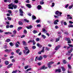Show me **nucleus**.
<instances>
[{"label":"nucleus","instance_id":"nucleus-27","mask_svg":"<svg viewBox=\"0 0 73 73\" xmlns=\"http://www.w3.org/2000/svg\"><path fill=\"white\" fill-rule=\"evenodd\" d=\"M33 33L35 34V33H38V31H37L35 30L33 31Z\"/></svg>","mask_w":73,"mask_h":73},{"label":"nucleus","instance_id":"nucleus-61","mask_svg":"<svg viewBox=\"0 0 73 73\" xmlns=\"http://www.w3.org/2000/svg\"><path fill=\"white\" fill-rule=\"evenodd\" d=\"M69 23H70V24H73V22L71 21H69Z\"/></svg>","mask_w":73,"mask_h":73},{"label":"nucleus","instance_id":"nucleus-36","mask_svg":"<svg viewBox=\"0 0 73 73\" xmlns=\"http://www.w3.org/2000/svg\"><path fill=\"white\" fill-rule=\"evenodd\" d=\"M59 40H60V37H58L56 39V42H57V41H58Z\"/></svg>","mask_w":73,"mask_h":73},{"label":"nucleus","instance_id":"nucleus-39","mask_svg":"<svg viewBox=\"0 0 73 73\" xmlns=\"http://www.w3.org/2000/svg\"><path fill=\"white\" fill-rule=\"evenodd\" d=\"M7 19L9 20H12V18H11L10 17H7Z\"/></svg>","mask_w":73,"mask_h":73},{"label":"nucleus","instance_id":"nucleus-1","mask_svg":"<svg viewBox=\"0 0 73 73\" xmlns=\"http://www.w3.org/2000/svg\"><path fill=\"white\" fill-rule=\"evenodd\" d=\"M9 7H8L9 9H13V8L14 9H16L17 8V5H15L13 4V3H11L9 5H8Z\"/></svg>","mask_w":73,"mask_h":73},{"label":"nucleus","instance_id":"nucleus-38","mask_svg":"<svg viewBox=\"0 0 73 73\" xmlns=\"http://www.w3.org/2000/svg\"><path fill=\"white\" fill-rule=\"evenodd\" d=\"M41 64H42L41 62H39L37 63V65H38V66H40V65H41Z\"/></svg>","mask_w":73,"mask_h":73},{"label":"nucleus","instance_id":"nucleus-30","mask_svg":"<svg viewBox=\"0 0 73 73\" xmlns=\"http://www.w3.org/2000/svg\"><path fill=\"white\" fill-rule=\"evenodd\" d=\"M32 42H33V45H35L36 44V42L35 41L34 39H33Z\"/></svg>","mask_w":73,"mask_h":73},{"label":"nucleus","instance_id":"nucleus-49","mask_svg":"<svg viewBox=\"0 0 73 73\" xmlns=\"http://www.w3.org/2000/svg\"><path fill=\"white\" fill-rule=\"evenodd\" d=\"M9 44L11 46H13V43L12 42H11L10 43H9Z\"/></svg>","mask_w":73,"mask_h":73},{"label":"nucleus","instance_id":"nucleus-58","mask_svg":"<svg viewBox=\"0 0 73 73\" xmlns=\"http://www.w3.org/2000/svg\"><path fill=\"white\" fill-rule=\"evenodd\" d=\"M72 7H73V5H71V6H70L69 7V9H71V8H72Z\"/></svg>","mask_w":73,"mask_h":73},{"label":"nucleus","instance_id":"nucleus-17","mask_svg":"<svg viewBox=\"0 0 73 73\" xmlns=\"http://www.w3.org/2000/svg\"><path fill=\"white\" fill-rule=\"evenodd\" d=\"M13 65V64H11L9 65L7 67V68H11V66H12Z\"/></svg>","mask_w":73,"mask_h":73},{"label":"nucleus","instance_id":"nucleus-62","mask_svg":"<svg viewBox=\"0 0 73 73\" xmlns=\"http://www.w3.org/2000/svg\"><path fill=\"white\" fill-rule=\"evenodd\" d=\"M6 28H9V25H7L6 26Z\"/></svg>","mask_w":73,"mask_h":73},{"label":"nucleus","instance_id":"nucleus-34","mask_svg":"<svg viewBox=\"0 0 73 73\" xmlns=\"http://www.w3.org/2000/svg\"><path fill=\"white\" fill-rule=\"evenodd\" d=\"M17 72V70H16L15 71H13L12 72V73H16Z\"/></svg>","mask_w":73,"mask_h":73},{"label":"nucleus","instance_id":"nucleus-7","mask_svg":"<svg viewBox=\"0 0 73 73\" xmlns=\"http://www.w3.org/2000/svg\"><path fill=\"white\" fill-rule=\"evenodd\" d=\"M55 72L56 73H57V72H58L59 73H61V69H56L55 70Z\"/></svg>","mask_w":73,"mask_h":73},{"label":"nucleus","instance_id":"nucleus-31","mask_svg":"<svg viewBox=\"0 0 73 73\" xmlns=\"http://www.w3.org/2000/svg\"><path fill=\"white\" fill-rule=\"evenodd\" d=\"M24 33L25 34H27V31L25 29L24 31Z\"/></svg>","mask_w":73,"mask_h":73},{"label":"nucleus","instance_id":"nucleus-40","mask_svg":"<svg viewBox=\"0 0 73 73\" xmlns=\"http://www.w3.org/2000/svg\"><path fill=\"white\" fill-rule=\"evenodd\" d=\"M20 50L19 49L17 50L16 51V53H19V52H20Z\"/></svg>","mask_w":73,"mask_h":73},{"label":"nucleus","instance_id":"nucleus-33","mask_svg":"<svg viewBox=\"0 0 73 73\" xmlns=\"http://www.w3.org/2000/svg\"><path fill=\"white\" fill-rule=\"evenodd\" d=\"M72 51H73V49H71L70 50L68 51V52L69 53H71Z\"/></svg>","mask_w":73,"mask_h":73},{"label":"nucleus","instance_id":"nucleus-29","mask_svg":"<svg viewBox=\"0 0 73 73\" xmlns=\"http://www.w3.org/2000/svg\"><path fill=\"white\" fill-rule=\"evenodd\" d=\"M40 4L41 5H42L43 4H44V2L43 1H40Z\"/></svg>","mask_w":73,"mask_h":73},{"label":"nucleus","instance_id":"nucleus-5","mask_svg":"<svg viewBox=\"0 0 73 73\" xmlns=\"http://www.w3.org/2000/svg\"><path fill=\"white\" fill-rule=\"evenodd\" d=\"M37 60H41L42 59V57L41 56H40L39 58L38 57L37 58V57H36V59H35V61H37Z\"/></svg>","mask_w":73,"mask_h":73},{"label":"nucleus","instance_id":"nucleus-12","mask_svg":"<svg viewBox=\"0 0 73 73\" xmlns=\"http://www.w3.org/2000/svg\"><path fill=\"white\" fill-rule=\"evenodd\" d=\"M33 27H32V26L30 25L29 27L27 26V27H26V28H27L28 29H31V28H33Z\"/></svg>","mask_w":73,"mask_h":73},{"label":"nucleus","instance_id":"nucleus-57","mask_svg":"<svg viewBox=\"0 0 73 73\" xmlns=\"http://www.w3.org/2000/svg\"><path fill=\"white\" fill-rule=\"evenodd\" d=\"M64 25H67V23L66 21L64 22Z\"/></svg>","mask_w":73,"mask_h":73},{"label":"nucleus","instance_id":"nucleus-22","mask_svg":"<svg viewBox=\"0 0 73 73\" xmlns=\"http://www.w3.org/2000/svg\"><path fill=\"white\" fill-rule=\"evenodd\" d=\"M9 41H11V39L9 38L7 39H6V40H5V42H9Z\"/></svg>","mask_w":73,"mask_h":73},{"label":"nucleus","instance_id":"nucleus-42","mask_svg":"<svg viewBox=\"0 0 73 73\" xmlns=\"http://www.w3.org/2000/svg\"><path fill=\"white\" fill-rule=\"evenodd\" d=\"M36 41H40V38H37L36 39Z\"/></svg>","mask_w":73,"mask_h":73},{"label":"nucleus","instance_id":"nucleus-2","mask_svg":"<svg viewBox=\"0 0 73 73\" xmlns=\"http://www.w3.org/2000/svg\"><path fill=\"white\" fill-rule=\"evenodd\" d=\"M24 48L26 50H23L24 53L25 55H27L30 52L29 50H28V48L27 47H25Z\"/></svg>","mask_w":73,"mask_h":73},{"label":"nucleus","instance_id":"nucleus-11","mask_svg":"<svg viewBox=\"0 0 73 73\" xmlns=\"http://www.w3.org/2000/svg\"><path fill=\"white\" fill-rule=\"evenodd\" d=\"M26 6L29 8H31V5L30 4H27L26 5Z\"/></svg>","mask_w":73,"mask_h":73},{"label":"nucleus","instance_id":"nucleus-15","mask_svg":"<svg viewBox=\"0 0 73 73\" xmlns=\"http://www.w3.org/2000/svg\"><path fill=\"white\" fill-rule=\"evenodd\" d=\"M37 8L38 10H40V9H41L42 7L41 5H38Z\"/></svg>","mask_w":73,"mask_h":73},{"label":"nucleus","instance_id":"nucleus-6","mask_svg":"<svg viewBox=\"0 0 73 73\" xmlns=\"http://www.w3.org/2000/svg\"><path fill=\"white\" fill-rule=\"evenodd\" d=\"M48 68V67H45V65H44L42 66L40 68V69L42 70H45L46 69H47Z\"/></svg>","mask_w":73,"mask_h":73},{"label":"nucleus","instance_id":"nucleus-53","mask_svg":"<svg viewBox=\"0 0 73 73\" xmlns=\"http://www.w3.org/2000/svg\"><path fill=\"white\" fill-rule=\"evenodd\" d=\"M68 68H69V69H71V66H70V65L69 64H68Z\"/></svg>","mask_w":73,"mask_h":73},{"label":"nucleus","instance_id":"nucleus-9","mask_svg":"<svg viewBox=\"0 0 73 73\" xmlns=\"http://www.w3.org/2000/svg\"><path fill=\"white\" fill-rule=\"evenodd\" d=\"M67 41H68V43L70 44L71 43V41H70V39L69 38H66Z\"/></svg>","mask_w":73,"mask_h":73},{"label":"nucleus","instance_id":"nucleus-35","mask_svg":"<svg viewBox=\"0 0 73 73\" xmlns=\"http://www.w3.org/2000/svg\"><path fill=\"white\" fill-rule=\"evenodd\" d=\"M41 36H42V37H43V38L45 39V38H46V36L44 35H42Z\"/></svg>","mask_w":73,"mask_h":73},{"label":"nucleus","instance_id":"nucleus-24","mask_svg":"<svg viewBox=\"0 0 73 73\" xmlns=\"http://www.w3.org/2000/svg\"><path fill=\"white\" fill-rule=\"evenodd\" d=\"M13 33L14 35H16L17 33V31H16V30H15L13 31Z\"/></svg>","mask_w":73,"mask_h":73},{"label":"nucleus","instance_id":"nucleus-48","mask_svg":"<svg viewBox=\"0 0 73 73\" xmlns=\"http://www.w3.org/2000/svg\"><path fill=\"white\" fill-rule=\"evenodd\" d=\"M63 61L64 64H66V62L65 60H63Z\"/></svg>","mask_w":73,"mask_h":73},{"label":"nucleus","instance_id":"nucleus-23","mask_svg":"<svg viewBox=\"0 0 73 73\" xmlns=\"http://www.w3.org/2000/svg\"><path fill=\"white\" fill-rule=\"evenodd\" d=\"M68 27L69 28H72L73 27V25L72 24L69 25H68Z\"/></svg>","mask_w":73,"mask_h":73},{"label":"nucleus","instance_id":"nucleus-3","mask_svg":"<svg viewBox=\"0 0 73 73\" xmlns=\"http://www.w3.org/2000/svg\"><path fill=\"white\" fill-rule=\"evenodd\" d=\"M55 14L57 15L58 17L60 16H61V15L62 14V13L60 12V11H57L55 13Z\"/></svg>","mask_w":73,"mask_h":73},{"label":"nucleus","instance_id":"nucleus-59","mask_svg":"<svg viewBox=\"0 0 73 73\" xmlns=\"http://www.w3.org/2000/svg\"><path fill=\"white\" fill-rule=\"evenodd\" d=\"M12 61L13 62H14L15 61V59H12Z\"/></svg>","mask_w":73,"mask_h":73},{"label":"nucleus","instance_id":"nucleus-21","mask_svg":"<svg viewBox=\"0 0 73 73\" xmlns=\"http://www.w3.org/2000/svg\"><path fill=\"white\" fill-rule=\"evenodd\" d=\"M45 48V47L43 46L42 47V50L41 51V52H42V53H44V48Z\"/></svg>","mask_w":73,"mask_h":73},{"label":"nucleus","instance_id":"nucleus-16","mask_svg":"<svg viewBox=\"0 0 73 73\" xmlns=\"http://www.w3.org/2000/svg\"><path fill=\"white\" fill-rule=\"evenodd\" d=\"M61 68L62 69L63 72H65V68L63 66L61 67Z\"/></svg>","mask_w":73,"mask_h":73},{"label":"nucleus","instance_id":"nucleus-45","mask_svg":"<svg viewBox=\"0 0 73 73\" xmlns=\"http://www.w3.org/2000/svg\"><path fill=\"white\" fill-rule=\"evenodd\" d=\"M4 48H5V49H7L8 48V46L6 45H5L4 46Z\"/></svg>","mask_w":73,"mask_h":73},{"label":"nucleus","instance_id":"nucleus-28","mask_svg":"<svg viewBox=\"0 0 73 73\" xmlns=\"http://www.w3.org/2000/svg\"><path fill=\"white\" fill-rule=\"evenodd\" d=\"M15 46H16L17 48H18L19 46V45L17 44V43H15Z\"/></svg>","mask_w":73,"mask_h":73},{"label":"nucleus","instance_id":"nucleus-13","mask_svg":"<svg viewBox=\"0 0 73 73\" xmlns=\"http://www.w3.org/2000/svg\"><path fill=\"white\" fill-rule=\"evenodd\" d=\"M36 45L37 46H38L39 48H41V47H42V46L39 43H37L36 44Z\"/></svg>","mask_w":73,"mask_h":73},{"label":"nucleus","instance_id":"nucleus-41","mask_svg":"<svg viewBox=\"0 0 73 73\" xmlns=\"http://www.w3.org/2000/svg\"><path fill=\"white\" fill-rule=\"evenodd\" d=\"M68 45H69L70 47H71V48L73 47V45L72 44H68Z\"/></svg>","mask_w":73,"mask_h":73},{"label":"nucleus","instance_id":"nucleus-51","mask_svg":"<svg viewBox=\"0 0 73 73\" xmlns=\"http://www.w3.org/2000/svg\"><path fill=\"white\" fill-rule=\"evenodd\" d=\"M14 27V26H13V25H10L9 27L10 28H13Z\"/></svg>","mask_w":73,"mask_h":73},{"label":"nucleus","instance_id":"nucleus-56","mask_svg":"<svg viewBox=\"0 0 73 73\" xmlns=\"http://www.w3.org/2000/svg\"><path fill=\"white\" fill-rule=\"evenodd\" d=\"M32 40H30L28 42V43H29V44L30 43V42H32Z\"/></svg>","mask_w":73,"mask_h":73},{"label":"nucleus","instance_id":"nucleus-10","mask_svg":"<svg viewBox=\"0 0 73 73\" xmlns=\"http://www.w3.org/2000/svg\"><path fill=\"white\" fill-rule=\"evenodd\" d=\"M58 21H58V19H57L55 21L54 23V24L57 25V24H58V23H57V22H58Z\"/></svg>","mask_w":73,"mask_h":73},{"label":"nucleus","instance_id":"nucleus-25","mask_svg":"<svg viewBox=\"0 0 73 73\" xmlns=\"http://www.w3.org/2000/svg\"><path fill=\"white\" fill-rule=\"evenodd\" d=\"M5 62V64L6 65H8V64H9V62H8V61H6Z\"/></svg>","mask_w":73,"mask_h":73},{"label":"nucleus","instance_id":"nucleus-54","mask_svg":"<svg viewBox=\"0 0 73 73\" xmlns=\"http://www.w3.org/2000/svg\"><path fill=\"white\" fill-rule=\"evenodd\" d=\"M40 21L39 20H38L36 21V23H39V22H40Z\"/></svg>","mask_w":73,"mask_h":73},{"label":"nucleus","instance_id":"nucleus-26","mask_svg":"<svg viewBox=\"0 0 73 73\" xmlns=\"http://www.w3.org/2000/svg\"><path fill=\"white\" fill-rule=\"evenodd\" d=\"M32 19L33 20H34V19L35 20V19H36V17L35 16L33 15L32 16Z\"/></svg>","mask_w":73,"mask_h":73},{"label":"nucleus","instance_id":"nucleus-44","mask_svg":"<svg viewBox=\"0 0 73 73\" xmlns=\"http://www.w3.org/2000/svg\"><path fill=\"white\" fill-rule=\"evenodd\" d=\"M18 23L19 25H23V23L22 22H19Z\"/></svg>","mask_w":73,"mask_h":73},{"label":"nucleus","instance_id":"nucleus-50","mask_svg":"<svg viewBox=\"0 0 73 73\" xmlns=\"http://www.w3.org/2000/svg\"><path fill=\"white\" fill-rule=\"evenodd\" d=\"M54 6V3H52V5L51 7H53Z\"/></svg>","mask_w":73,"mask_h":73},{"label":"nucleus","instance_id":"nucleus-14","mask_svg":"<svg viewBox=\"0 0 73 73\" xmlns=\"http://www.w3.org/2000/svg\"><path fill=\"white\" fill-rule=\"evenodd\" d=\"M42 31L44 33H47V31L44 28H43L42 29Z\"/></svg>","mask_w":73,"mask_h":73},{"label":"nucleus","instance_id":"nucleus-52","mask_svg":"<svg viewBox=\"0 0 73 73\" xmlns=\"http://www.w3.org/2000/svg\"><path fill=\"white\" fill-rule=\"evenodd\" d=\"M68 6H69V4H67L65 6V8H67L68 7Z\"/></svg>","mask_w":73,"mask_h":73},{"label":"nucleus","instance_id":"nucleus-8","mask_svg":"<svg viewBox=\"0 0 73 73\" xmlns=\"http://www.w3.org/2000/svg\"><path fill=\"white\" fill-rule=\"evenodd\" d=\"M60 48V45H58V46H57L56 47L55 49V50H57L59 48Z\"/></svg>","mask_w":73,"mask_h":73},{"label":"nucleus","instance_id":"nucleus-55","mask_svg":"<svg viewBox=\"0 0 73 73\" xmlns=\"http://www.w3.org/2000/svg\"><path fill=\"white\" fill-rule=\"evenodd\" d=\"M67 19H72V17H68L67 18Z\"/></svg>","mask_w":73,"mask_h":73},{"label":"nucleus","instance_id":"nucleus-18","mask_svg":"<svg viewBox=\"0 0 73 73\" xmlns=\"http://www.w3.org/2000/svg\"><path fill=\"white\" fill-rule=\"evenodd\" d=\"M19 11L20 13H24V12L23 11V10L21 9H19Z\"/></svg>","mask_w":73,"mask_h":73},{"label":"nucleus","instance_id":"nucleus-43","mask_svg":"<svg viewBox=\"0 0 73 73\" xmlns=\"http://www.w3.org/2000/svg\"><path fill=\"white\" fill-rule=\"evenodd\" d=\"M29 67V66L28 65H27L25 67V69H27V68H28Z\"/></svg>","mask_w":73,"mask_h":73},{"label":"nucleus","instance_id":"nucleus-37","mask_svg":"<svg viewBox=\"0 0 73 73\" xmlns=\"http://www.w3.org/2000/svg\"><path fill=\"white\" fill-rule=\"evenodd\" d=\"M14 2L15 3H16V4H17L19 2V1L18 0H16L14 1Z\"/></svg>","mask_w":73,"mask_h":73},{"label":"nucleus","instance_id":"nucleus-32","mask_svg":"<svg viewBox=\"0 0 73 73\" xmlns=\"http://www.w3.org/2000/svg\"><path fill=\"white\" fill-rule=\"evenodd\" d=\"M24 20L25 22H27V23H28V22H29V21L26 19H24Z\"/></svg>","mask_w":73,"mask_h":73},{"label":"nucleus","instance_id":"nucleus-46","mask_svg":"<svg viewBox=\"0 0 73 73\" xmlns=\"http://www.w3.org/2000/svg\"><path fill=\"white\" fill-rule=\"evenodd\" d=\"M8 12H9V13H10V14H11V13H12V11L10 10H9L8 11Z\"/></svg>","mask_w":73,"mask_h":73},{"label":"nucleus","instance_id":"nucleus-20","mask_svg":"<svg viewBox=\"0 0 73 73\" xmlns=\"http://www.w3.org/2000/svg\"><path fill=\"white\" fill-rule=\"evenodd\" d=\"M22 28H23L22 27H18V28L17 31H20V29H21Z\"/></svg>","mask_w":73,"mask_h":73},{"label":"nucleus","instance_id":"nucleus-64","mask_svg":"<svg viewBox=\"0 0 73 73\" xmlns=\"http://www.w3.org/2000/svg\"><path fill=\"white\" fill-rule=\"evenodd\" d=\"M37 26L38 27H41V25L40 24H38L37 25Z\"/></svg>","mask_w":73,"mask_h":73},{"label":"nucleus","instance_id":"nucleus-19","mask_svg":"<svg viewBox=\"0 0 73 73\" xmlns=\"http://www.w3.org/2000/svg\"><path fill=\"white\" fill-rule=\"evenodd\" d=\"M22 42L23 43V45H27V43H26V42H25V41H23Z\"/></svg>","mask_w":73,"mask_h":73},{"label":"nucleus","instance_id":"nucleus-60","mask_svg":"<svg viewBox=\"0 0 73 73\" xmlns=\"http://www.w3.org/2000/svg\"><path fill=\"white\" fill-rule=\"evenodd\" d=\"M72 58V57H69L68 58V59L69 60H70Z\"/></svg>","mask_w":73,"mask_h":73},{"label":"nucleus","instance_id":"nucleus-47","mask_svg":"<svg viewBox=\"0 0 73 73\" xmlns=\"http://www.w3.org/2000/svg\"><path fill=\"white\" fill-rule=\"evenodd\" d=\"M36 46H33L32 47V49H36Z\"/></svg>","mask_w":73,"mask_h":73},{"label":"nucleus","instance_id":"nucleus-63","mask_svg":"<svg viewBox=\"0 0 73 73\" xmlns=\"http://www.w3.org/2000/svg\"><path fill=\"white\" fill-rule=\"evenodd\" d=\"M43 57L45 58H46V57H47V56L46 55H43Z\"/></svg>","mask_w":73,"mask_h":73},{"label":"nucleus","instance_id":"nucleus-4","mask_svg":"<svg viewBox=\"0 0 73 73\" xmlns=\"http://www.w3.org/2000/svg\"><path fill=\"white\" fill-rule=\"evenodd\" d=\"M53 64H54V62L52 61L48 63V68H51L52 66H50V65H52Z\"/></svg>","mask_w":73,"mask_h":73}]
</instances>
